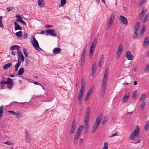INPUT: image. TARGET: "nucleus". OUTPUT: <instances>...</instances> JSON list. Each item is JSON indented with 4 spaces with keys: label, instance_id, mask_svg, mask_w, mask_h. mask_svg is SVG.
Masks as SVG:
<instances>
[{
    "label": "nucleus",
    "instance_id": "20",
    "mask_svg": "<svg viewBox=\"0 0 149 149\" xmlns=\"http://www.w3.org/2000/svg\"><path fill=\"white\" fill-rule=\"evenodd\" d=\"M140 26V23L139 22H137L134 26V31H138L139 29Z\"/></svg>",
    "mask_w": 149,
    "mask_h": 149
},
{
    "label": "nucleus",
    "instance_id": "54",
    "mask_svg": "<svg viewBox=\"0 0 149 149\" xmlns=\"http://www.w3.org/2000/svg\"><path fill=\"white\" fill-rule=\"evenodd\" d=\"M20 47H10V50L13 51L15 49H19Z\"/></svg>",
    "mask_w": 149,
    "mask_h": 149
},
{
    "label": "nucleus",
    "instance_id": "17",
    "mask_svg": "<svg viewBox=\"0 0 149 149\" xmlns=\"http://www.w3.org/2000/svg\"><path fill=\"white\" fill-rule=\"evenodd\" d=\"M130 94L129 93H128L127 94V95H126V94H125V95L124 96L123 100V103H125L127 102V101L129 99V97L130 96Z\"/></svg>",
    "mask_w": 149,
    "mask_h": 149
},
{
    "label": "nucleus",
    "instance_id": "58",
    "mask_svg": "<svg viewBox=\"0 0 149 149\" xmlns=\"http://www.w3.org/2000/svg\"><path fill=\"white\" fill-rule=\"evenodd\" d=\"M146 0H141L139 5L142 6Z\"/></svg>",
    "mask_w": 149,
    "mask_h": 149
},
{
    "label": "nucleus",
    "instance_id": "50",
    "mask_svg": "<svg viewBox=\"0 0 149 149\" xmlns=\"http://www.w3.org/2000/svg\"><path fill=\"white\" fill-rule=\"evenodd\" d=\"M23 52L25 57H26L28 56V54L26 49H23Z\"/></svg>",
    "mask_w": 149,
    "mask_h": 149
},
{
    "label": "nucleus",
    "instance_id": "23",
    "mask_svg": "<svg viewBox=\"0 0 149 149\" xmlns=\"http://www.w3.org/2000/svg\"><path fill=\"white\" fill-rule=\"evenodd\" d=\"M123 47H119L118 48V50L117 52V53L118 57H119L122 53L123 50Z\"/></svg>",
    "mask_w": 149,
    "mask_h": 149
},
{
    "label": "nucleus",
    "instance_id": "11",
    "mask_svg": "<svg viewBox=\"0 0 149 149\" xmlns=\"http://www.w3.org/2000/svg\"><path fill=\"white\" fill-rule=\"evenodd\" d=\"M125 56L126 58L129 60H132L134 58L133 56L131 54L130 52L127 51L126 53Z\"/></svg>",
    "mask_w": 149,
    "mask_h": 149
},
{
    "label": "nucleus",
    "instance_id": "45",
    "mask_svg": "<svg viewBox=\"0 0 149 149\" xmlns=\"http://www.w3.org/2000/svg\"><path fill=\"white\" fill-rule=\"evenodd\" d=\"M137 94V91L136 90L135 91L133 94L132 98H136Z\"/></svg>",
    "mask_w": 149,
    "mask_h": 149
},
{
    "label": "nucleus",
    "instance_id": "8",
    "mask_svg": "<svg viewBox=\"0 0 149 149\" xmlns=\"http://www.w3.org/2000/svg\"><path fill=\"white\" fill-rule=\"evenodd\" d=\"M32 39L31 40V42L33 47H39L38 43L36 40L34 36L32 37Z\"/></svg>",
    "mask_w": 149,
    "mask_h": 149
},
{
    "label": "nucleus",
    "instance_id": "33",
    "mask_svg": "<svg viewBox=\"0 0 149 149\" xmlns=\"http://www.w3.org/2000/svg\"><path fill=\"white\" fill-rule=\"evenodd\" d=\"M95 47H90V52L89 54V56H92Z\"/></svg>",
    "mask_w": 149,
    "mask_h": 149
},
{
    "label": "nucleus",
    "instance_id": "2",
    "mask_svg": "<svg viewBox=\"0 0 149 149\" xmlns=\"http://www.w3.org/2000/svg\"><path fill=\"white\" fill-rule=\"evenodd\" d=\"M7 84V87L9 89L11 90L13 87L14 83L13 79L10 77H8L7 78V81H3L0 82L1 88H3L4 86V84Z\"/></svg>",
    "mask_w": 149,
    "mask_h": 149
},
{
    "label": "nucleus",
    "instance_id": "29",
    "mask_svg": "<svg viewBox=\"0 0 149 149\" xmlns=\"http://www.w3.org/2000/svg\"><path fill=\"white\" fill-rule=\"evenodd\" d=\"M3 106L1 105L0 107V118L1 119L3 113Z\"/></svg>",
    "mask_w": 149,
    "mask_h": 149
},
{
    "label": "nucleus",
    "instance_id": "52",
    "mask_svg": "<svg viewBox=\"0 0 149 149\" xmlns=\"http://www.w3.org/2000/svg\"><path fill=\"white\" fill-rule=\"evenodd\" d=\"M84 141V139H80L79 141V146H81L83 142V141Z\"/></svg>",
    "mask_w": 149,
    "mask_h": 149
},
{
    "label": "nucleus",
    "instance_id": "48",
    "mask_svg": "<svg viewBox=\"0 0 149 149\" xmlns=\"http://www.w3.org/2000/svg\"><path fill=\"white\" fill-rule=\"evenodd\" d=\"M146 29V28L145 26H142L141 29V34H143L144 32L145 31Z\"/></svg>",
    "mask_w": 149,
    "mask_h": 149
},
{
    "label": "nucleus",
    "instance_id": "57",
    "mask_svg": "<svg viewBox=\"0 0 149 149\" xmlns=\"http://www.w3.org/2000/svg\"><path fill=\"white\" fill-rule=\"evenodd\" d=\"M96 70V68L95 67V64H93V67L92 68V71H95Z\"/></svg>",
    "mask_w": 149,
    "mask_h": 149
},
{
    "label": "nucleus",
    "instance_id": "64",
    "mask_svg": "<svg viewBox=\"0 0 149 149\" xmlns=\"http://www.w3.org/2000/svg\"><path fill=\"white\" fill-rule=\"evenodd\" d=\"M118 134V133H117V132H115V133H114V134H112V135L111 136H110V137H112L115 136L117 135Z\"/></svg>",
    "mask_w": 149,
    "mask_h": 149
},
{
    "label": "nucleus",
    "instance_id": "9",
    "mask_svg": "<svg viewBox=\"0 0 149 149\" xmlns=\"http://www.w3.org/2000/svg\"><path fill=\"white\" fill-rule=\"evenodd\" d=\"M102 117V115L101 114H100L96 119V121L95 122L94 125H95L99 127L101 123Z\"/></svg>",
    "mask_w": 149,
    "mask_h": 149
},
{
    "label": "nucleus",
    "instance_id": "4",
    "mask_svg": "<svg viewBox=\"0 0 149 149\" xmlns=\"http://www.w3.org/2000/svg\"><path fill=\"white\" fill-rule=\"evenodd\" d=\"M140 133V128L139 126H137L133 132L131 134L130 138L133 139H134L136 136L139 137V135H138Z\"/></svg>",
    "mask_w": 149,
    "mask_h": 149
},
{
    "label": "nucleus",
    "instance_id": "51",
    "mask_svg": "<svg viewBox=\"0 0 149 149\" xmlns=\"http://www.w3.org/2000/svg\"><path fill=\"white\" fill-rule=\"evenodd\" d=\"M115 15L112 14L110 18V20L113 21L115 18Z\"/></svg>",
    "mask_w": 149,
    "mask_h": 149
},
{
    "label": "nucleus",
    "instance_id": "35",
    "mask_svg": "<svg viewBox=\"0 0 149 149\" xmlns=\"http://www.w3.org/2000/svg\"><path fill=\"white\" fill-rule=\"evenodd\" d=\"M15 20L17 22H21V23L23 24L24 25L26 26V23L23 20H22V19L20 20L19 19H16Z\"/></svg>",
    "mask_w": 149,
    "mask_h": 149
},
{
    "label": "nucleus",
    "instance_id": "21",
    "mask_svg": "<svg viewBox=\"0 0 149 149\" xmlns=\"http://www.w3.org/2000/svg\"><path fill=\"white\" fill-rule=\"evenodd\" d=\"M146 97H147L146 94L145 93H143L141 95L139 101L140 102L141 100L143 101H143H145L144 100L146 99Z\"/></svg>",
    "mask_w": 149,
    "mask_h": 149
},
{
    "label": "nucleus",
    "instance_id": "32",
    "mask_svg": "<svg viewBox=\"0 0 149 149\" xmlns=\"http://www.w3.org/2000/svg\"><path fill=\"white\" fill-rule=\"evenodd\" d=\"M98 126L94 125L93 128L92 130V133H94L97 130V129L98 128Z\"/></svg>",
    "mask_w": 149,
    "mask_h": 149
},
{
    "label": "nucleus",
    "instance_id": "7",
    "mask_svg": "<svg viewBox=\"0 0 149 149\" xmlns=\"http://www.w3.org/2000/svg\"><path fill=\"white\" fill-rule=\"evenodd\" d=\"M120 22L122 24L125 25H127L128 24L127 19L126 17L124 16L121 15L120 16L119 19Z\"/></svg>",
    "mask_w": 149,
    "mask_h": 149
},
{
    "label": "nucleus",
    "instance_id": "34",
    "mask_svg": "<svg viewBox=\"0 0 149 149\" xmlns=\"http://www.w3.org/2000/svg\"><path fill=\"white\" fill-rule=\"evenodd\" d=\"M149 19V14H147L144 18L143 19V21L144 22H146L147 21H148Z\"/></svg>",
    "mask_w": 149,
    "mask_h": 149
},
{
    "label": "nucleus",
    "instance_id": "31",
    "mask_svg": "<svg viewBox=\"0 0 149 149\" xmlns=\"http://www.w3.org/2000/svg\"><path fill=\"white\" fill-rule=\"evenodd\" d=\"M16 36L19 38L22 37V32L21 31H18L16 33Z\"/></svg>",
    "mask_w": 149,
    "mask_h": 149
},
{
    "label": "nucleus",
    "instance_id": "38",
    "mask_svg": "<svg viewBox=\"0 0 149 149\" xmlns=\"http://www.w3.org/2000/svg\"><path fill=\"white\" fill-rule=\"evenodd\" d=\"M97 42V40L96 39H95L94 40L93 42L92 43L91 47H95Z\"/></svg>",
    "mask_w": 149,
    "mask_h": 149
},
{
    "label": "nucleus",
    "instance_id": "56",
    "mask_svg": "<svg viewBox=\"0 0 149 149\" xmlns=\"http://www.w3.org/2000/svg\"><path fill=\"white\" fill-rule=\"evenodd\" d=\"M93 88H91L89 90L87 93H88V94L91 95V93L93 92Z\"/></svg>",
    "mask_w": 149,
    "mask_h": 149
},
{
    "label": "nucleus",
    "instance_id": "37",
    "mask_svg": "<svg viewBox=\"0 0 149 149\" xmlns=\"http://www.w3.org/2000/svg\"><path fill=\"white\" fill-rule=\"evenodd\" d=\"M138 31H135L134 35L133 36V38L134 39H136L137 38L139 37V35L138 34Z\"/></svg>",
    "mask_w": 149,
    "mask_h": 149
},
{
    "label": "nucleus",
    "instance_id": "47",
    "mask_svg": "<svg viewBox=\"0 0 149 149\" xmlns=\"http://www.w3.org/2000/svg\"><path fill=\"white\" fill-rule=\"evenodd\" d=\"M146 72H149V65L147 64L145 70Z\"/></svg>",
    "mask_w": 149,
    "mask_h": 149
},
{
    "label": "nucleus",
    "instance_id": "61",
    "mask_svg": "<svg viewBox=\"0 0 149 149\" xmlns=\"http://www.w3.org/2000/svg\"><path fill=\"white\" fill-rule=\"evenodd\" d=\"M104 59V55L102 54L100 58V61L103 62Z\"/></svg>",
    "mask_w": 149,
    "mask_h": 149
},
{
    "label": "nucleus",
    "instance_id": "3",
    "mask_svg": "<svg viewBox=\"0 0 149 149\" xmlns=\"http://www.w3.org/2000/svg\"><path fill=\"white\" fill-rule=\"evenodd\" d=\"M82 125H80L78 128L74 138V144H76L78 142V140L81 135L82 130L83 129Z\"/></svg>",
    "mask_w": 149,
    "mask_h": 149
},
{
    "label": "nucleus",
    "instance_id": "43",
    "mask_svg": "<svg viewBox=\"0 0 149 149\" xmlns=\"http://www.w3.org/2000/svg\"><path fill=\"white\" fill-rule=\"evenodd\" d=\"M14 114L17 115L16 117L17 118H20L22 116V114H20V112L19 111H18L17 113H16L15 112V114Z\"/></svg>",
    "mask_w": 149,
    "mask_h": 149
},
{
    "label": "nucleus",
    "instance_id": "53",
    "mask_svg": "<svg viewBox=\"0 0 149 149\" xmlns=\"http://www.w3.org/2000/svg\"><path fill=\"white\" fill-rule=\"evenodd\" d=\"M103 148L108 149V143L107 142H105L104 143Z\"/></svg>",
    "mask_w": 149,
    "mask_h": 149
},
{
    "label": "nucleus",
    "instance_id": "55",
    "mask_svg": "<svg viewBox=\"0 0 149 149\" xmlns=\"http://www.w3.org/2000/svg\"><path fill=\"white\" fill-rule=\"evenodd\" d=\"M15 17L17 18V19H19L22 20V17L19 15H16Z\"/></svg>",
    "mask_w": 149,
    "mask_h": 149
},
{
    "label": "nucleus",
    "instance_id": "39",
    "mask_svg": "<svg viewBox=\"0 0 149 149\" xmlns=\"http://www.w3.org/2000/svg\"><path fill=\"white\" fill-rule=\"evenodd\" d=\"M5 144H6L8 145L13 146L14 145V143L10 141H7L5 142Z\"/></svg>",
    "mask_w": 149,
    "mask_h": 149
},
{
    "label": "nucleus",
    "instance_id": "41",
    "mask_svg": "<svg viewBox=\"0 0 149 149\" xmlns=\"http://www.w3.org/2000/svg\"><path fill=\"white\" fill-rule=\"evenodd\" d=\"M90 95L88 94V93H87L85 97H84V100H85V102H86L87 101L88 99L90 97Z\"/></svg>",
    "mask_w": 149,
    "mask_h": 149
},
{
    "label": "nucleus",
    "instance_id": "46",
    "mask_svg": "<svg viewBox=\"0 0 149 149\" xmlns=\"http://www.w3.org/2000/svg\"><path fill=\"white\" fill-rule=\"evenodd\" d=\"M13 7L12 6L9 7L7 8L6 9V11L8 12H9L13 10Z\"/></svg>",
    "mask_w": 149,
    "mask_h": 149
},
{
    "label": "nucleus",
    "instance_id": "6",
    "mask_svg": "<svg viewBox=\"0 0 149 149\" xmlns=\"http://www.w3.org/2000/svg\"><path fill=\"white\" fill-rule=\"evenodd\" d=\"M77 123L75 119L72 122V123L71 126V128L70 129V134H72L75 132L76 129Z\"/></svg>",
    "mask_w": 149,
    "mask_h": 149
},
{
    "label": "nucleus",
    "instance_id": "13",
    "mask_svg": "<svg viewBox=\"0 0 149 149\" xmlns=\"http://www.w3.org/2000/svg\"><path fill=\"white\" fill-rule=\"evenodd\" d=\"M89 120H84V124L85 125L84 127V132L85 133H87L88 131V121Z\"/></svg>",
    "mask_w": 149,
    "mask_h": 149
},
{
    "label": "nucleus",
    "instance_id": "25",
    "mask_svg": "<svg viewBox=\"0 0 149 149\" xmlns=\"http://www.w3.org/2000/svg\"><path fill=\"white\" fill-rule=\"evenodd\" d=\"M24 72V69L23 68H20L17 72V74L19 76L22 75Z\"/></svg>",
    "mask_w": 149,
    "mask_h": 149
},
{
    "label": "nucleus",
    "instance_id": "24",
    "mask_svg": "<svg viewBox=\"0 0 149 149\" xmlns=\"http://www.w3.org/2000/svg\"><path fill=\"white\" fill-rule=\"evenodd\" d=\"M21 64V63L20 61H19V60H18V62L15 65V72H17L18 70L19 67L20 65Z\"/></svg>",
    "mask_w": 149,
    "mask_h": 149
},
{
    "label": "nucleus",
    "instance_id": "60",
    "mask_svg": "<svg viewBox=\"0 0 149 149\" xmlns=\"http://www.w3.org/2000/svg\"><path fill=\"white\" fill-rule=\"evenodd\" d=\"M85 90L84 86L83 85L81 86V90H81V92L84 93V91Z\"/></svg>",
    "mask_w": 149,
    "mask_h": 149
},
{
    "label": "nucleus",
    "instance_id": "15",
    "mask_svg": "<svg viewBox=\"0 0 149 149\" xmlns=\"http://www.w3.org/2000/svg\"><path fill=\"white\" fill-rule=\"evenodd\" d=\"M61 51V49L58 47L55 48L53 49V53L54 54H56L58 53Z\"/></svg>",
    "mask_w": 149,
    "mask_h": 149
},
{
    "label": "nucleus",
    "instance_id": "10",
    "mask_svg": "<svg viewBox=\"0 0 149 149\" xmlns=\"http://www.w3.org/2000/svg\"><path fill=\"white\" fill-rule=\"evenodd\" d=\"M90 110L91 109L90 107H88L86 110L84 120H89Z\"/></svg>",
    "mask_w": 149,
    "mask_h": 149
},
{
    "label": "nucleus",
    "instance_id": "12",
    "mask_svg": "<svg viewBox=\"0 0 149 149\" xmlns=\"http://www.w3.org/2000/svg\"><path fill=\"white\" fill-rule=\"evenodd\" d=\"M25 141L26 142H27L30 143L31 141V139L29 134L26 130L25 131Z\"/></svg>",
    "mask_w": 149,
    "mask_h": 149
},
{
    "label": "nucleus",
    "instance_id": "42",
    "mask_svg": "<svg viewBox=\"0 0 149 149\" xmlns=\"http://www.w3.org/2000/svg\"><path fill=\"white\" fill-rule=\"evenodd\" d=\"M146 102L145 101H143V103L141 106V110H143L145 106Z\"/></svg>",
    "mask_w": 149,
    "mask_h": 149
},
{
    "label": "nucleus",
    "instance_id": "63",
    "mask_svg": "<svg viewBox=\"0 0 149 149\" xmlns=\"http://www.w3.org/2000/svg\"><path fill=\"white\" fill-rule=\"evenodd\" d=\"M28 36V34L26 33H25L24 34L23 37L24 39L26 38Z\"/></svg>",
    "mask_w": 149,
    "mask_h": 149
},
{
    "label": "nucleus",
    "instance_id": "40",
    "mask_svg": "<svg viewBox=\"0 0 149 149\" xmlns=\"http://www.w3.org/2000/svg\"><path fill=\"white\" fill-rule=\"evenodd\" d=\"M2 16H0V27L3 29L4 26L2 23Z\"/></svg>",
    "mask_w": 149,
    "mask_h": 149
},
{
    "label": "nucleus",
    "instance_id": "27",
    "mask_svg": "<svg viewBox=\"0 0 149 149\" xmlns=\"http://www.w3.org/2000/svg\"><path fill=\"white\" fill-rule=\"evenodd\" d=\"M108 120V118L107 116H105L103 120L102 121V124L103 125H105Z\"/></svg>",
    "mask_w": 149,
    "mask_h": 149
},
{
    "label": "nucleus",
    "instance_id": "62",
    "mask_svg": "<svg viewBox=\"0 0 149 149\" xmlns=\"http://www.w3.org/2000/svg\"><path fill=\"white\" fill-rule=\"evenodd\" d=\"M34 47L38 51H43L41 48H40V47Z\"/></svg>",
    "mask_w": 149,
    "mask_h": 149
},
{
    "label": "nucleus",
    "instance_id": "44",
    "mask_svg": "<svg viewBox=\"0 0 149 149\" xmlns=\"http://www.w3.org/2000/svg\"><path fill=\"white\" fill-rule=\"evenodd\" d=\"M113 21L110 20V19H109V21L108 23V26L107 27V29H109V28L111 26V25L113 23Z\"/></svg>",
    "mask_w": 149,
    "mask_h": 149
},
{
    "label": "nucleus",
    "instance_id": "59",
    "mask_svg": "<svg viewBox=\"0 0 149 149\" xmlns=\"http://www.w3.org/2000/svg\"><path fill=\"white\" fill-rule=\"evenodd\" d=\"M138 138V139H139V140L137 142H136L135 143H140L141 141V136H139V137H137Z\"/></svg>",
    "mask_w": 149,
    "mask_h": 149
},
{
    "label": "nucleus",
    "instance_id": "18",
    "mask_svg": "<svg viewBox=\"0 0 149 149\" xmlns=\"http://www.w3.org/2000/svg\"><path fill=\"white\" fill-rule=\"evenodd\" d=\"M86 54V52L85 49H83L81 57V62H83V63L84 62V58L85 57Z\"/></svg>",
    "mask_w": 149,
    "mask_h": 149
},
{
    "label": "nucleus",
    "instance_id": "16",
    "mask_svg": "<svg viewBox=\"0 0 149 149\" xmlns=\"http://www.w3.org/2000/svg\"><path fill=\"white\" fill-rule=\"evenodd\" d=\"M84 93L81 92V90H80L78 94V99L80 100L81 101L83 97Z\"/></svg>",
    "mask_w": 149,
    "mask_h": 149
},
{
    "label": "nucleus",
    "instance_id": "49",
    "mask_svg": "<svg viewBox=\"0 0 149 149\" xmlns=\"http://www.w3.org/2000/svg\"><path fill=\"white\" fill-rule=\"evenodd\" d=\"M66 3V0H61V6L64 5Z\"/></svg>",
    "mask_w": 149,
    "mask_h": 149
},
{
    "label": "nucleus",
    "instance_id": "19",
    "mask_svg": "<svg viewBox=\"0 0 149 149\" xmlns=\"http://www.w3.org/2000/svg\"><path fill=\"white\" fill-rule=\"evenodd\" d=\"M38 5L40 7H44L45 3L43 0H38Z\"/></svg>",
    "mask_w": 149,
    "mask_h": 149
},
{
    "label": "nucleus",
    "instance_id": "26",
    "mask_svg": "<svg viewBox=\"0 0 149 149\" xmlns=\"http://www.w3.org/2000/svg\"><path fill=\"white\" fill-rule=\"evenodd\" d=\"M12 65V63H9L6 64L3 66V68L5 70L7 69L10 67Z\"/></svg>",
    "mask_w": 149,
    "mask_h": 149
},
{
    "label": "nucleus",
    "instance_id": "36",
    "mask_svg": "<svg viewBox=\"0 0 149 149\" xmlns=\"http://www.w3.org/2000/svg\"><path fill=\"white\" fill-rule=\"evenodd\" d=\"M144 128L147 130H149V121H148L146 122L144 126Z\"/></svg>",
    "mask_w": 149,
    "mask_h": 149
},
{
    "label": "nucleus",
    "instance_id": "22",
    "mask_svg": "<svg viewBox=\"0 0 149 149\" xmlns=\"http://www.w3.org/2000/svg\"><path fill=\"white\" fill-rule=\"evenodd\" d=\"M144 45L145 46H148L149 45V37H146L144 41Z\"/></svg>",
    "mask_w": 149,
    "mask_h": 149
},
{
    "label": "nucleus",
    "instance_id": "30",
    "mask_svg": "<svg viewBox=\"0 0 149 149\" xmlns=\"http://www.w3.org/2000/svg\"><path fill=\"white\" fill-rule=\"evenodd\" d=\"M146 11L147 10L146 9H145V10H144V8H143L140 13L141 15V18H142L143 16L146 13Z\"/></svg>",
    "mask_w": 149,
    "mask_h": 149
},
{
    "label": "nucleus",
    "instance_id": "28",
    "mask_svg": "<svg viewBox=\"0 0 149 149\" xmlns=\"http://www.w3.org/2000/svg\"><path fill=\"white\" fill-rule=\"evenodd\" d=\"M18 59L21 60V61L22 62H23L24 60V57L22 54H19V59Z\"/></svg>",
    "mask_w": 149,
    "mask_h": 149
},
{
    "label": "nucleus",
    "instance_id": "14",
    "mask_svg": "<svg viewBox=\"0 0 149 149\" xmlns=\"http://www.w3.org/2000/svg\"><path fill=\"white\" fill-rule=\"evenodd\" d=\"M14 24L15 26V30H22V27L20 26L16 22H14Z\"/></svg>",
    "mask_w": 149,
    "mask_h": 149
},
{
    "label": "nucleus",
    "instance_id": "5",
    "mask_svg": "<svg viewBox=\"0 0 149 149\" xmlns=\"http://www.w3.org/2000/svg\"><path fill=\"white\" fill-rule=\"evenodd\" d=\"M46 35H50L52 36L58 37V35L56 34L55 30L54 29H47L46 31Z\"/></svg>",
    "mask_w": 149,
    "mask_h": 149
},
{
    "label": "nucleus",
    "instance_id": "1",
    "mask_svg": "<svg viewBox=\"0 0 149 149\" xmlns=\"http://www.w3.org/2000/svg\"><path fill=\"white\" fill-rule=\"evenodd\" d=\"M108 68H107L104 74V77L102 79V95L103 96L104 95L105 90L107 87V78L108 75Z\"/></svg>",
    "mask_w": 149,
    "mask_h": 149
}]
</instances>
